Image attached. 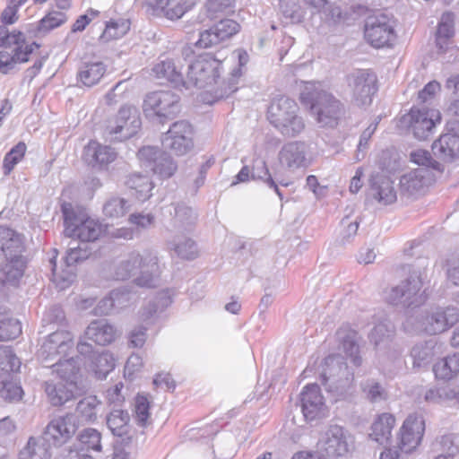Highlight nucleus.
Segmentation results:
<instances>
[{"label": "nucleus", "instance_id": "338daca9", "mask_svg": "<svg viewBox=\"0 0 459 459\" xmlns=\"http://www.w3.org/2000/svg\"><path fill=\"white\" fill-rule=\"evenodd\" d=\"M8 378H0L3 385L0 388V399L5 402H18L22 399V389L13 382L7 381Z\"/></svg>", "mask_w": 459, "mask_h": 459}, {"label": "nucleus", "instance_id": "a18cd8bd", "mask_svg": "<svg viewBox=\"0 0 459 459\" xmlns=\"http://www.w3.org/2000/svg\"><path fill=\"white\" fill-rule=\"evenodd\" d=\"M21 360L11 347L0 345V378H8L17 373L21 368Z\"/></svg>", "mask_w": 459, "mask_h": 459}, {"label": "nucleus", "instance_id": "dca6fc26", "mask_svg": "<svg viewBox=\"0 0 459 459\" xmlns=\"http://www.w3.org/2000/svg\"><path fill=\"white\" fill-rule=\"evenodd\" d=\"M192 135L193 128L187 121H177L164 134L162 145L177 155H184L193 146Z\"/></svg>", "mask_w": 459, "mask_h": 459}, {"label": "nucleus", "instance_id": "cd10ccee", "mask_svg": "<svg viewBox=\"0 0 459 459\" xmlns=\"http://www.w3.org/2000/svg\"><path fill=\"white\" fill-rule=\"evenodd\" d=\"M368 195L384 205L391 204L397 199L394 182L389 178L381 174H376L371 177Z\"/></svg>", "mask_w": 459, "mask_h": 459}, {"label": "nucleus", "instance_id": "3c124183", "mask_svg": "<svg viewBox=\"0 0 459 459\" xmlns=\"http://www.w3.org/2000/svg\"><path fill=\"white\" fill-rule=\"evenodd\" d=\"M139 253L133 252L126 258L115 266L113 278L117 281H124L137 273V263Z\"/></svg>", "mask_w": 459, "mask_h": 459}, {"label": "nucleus", "instance_id": "ea45409f", "mask_svg": "<svg viewBox=\"0 0 459 459\" xmlns=\"http://www.w3.org/2000/svg\"><path fill=\"white\" fill-rule=\"evenodd\" d=\"M433 372L437 378L449 381L459 375V352L447 355L439 359L433 366Z\"/></svg>", "mask_w": 459, "mask_h": 459}, {"label": "nucleus", "instance_id": "2f4dec72", "mask_svg": "<svg viewBox=\"0 0 459 459\" xmlns=\"http://www.w3.org/2000/svg\"><path fill=\"white\" fill-rule=\"evenodd\" d=\"M143 4L156 15H163L169 20L181 18L187 11L186 3L179 0H144Z\"/></svg>", "mask_w": 459, "mask_h": 459}, {"label": "nucleus", "instance_id": "5fc2aeb1", "mask_svg": "<svg viewBox=\"0 0 459 459\" xmlns=\"http://www.w3.org/2000/svg\"><path fill=\"white\" fill-rule=\"evenodd\" d=\"M115 368V359L108 352H102L94 355L92 361V370L98 378H106L108 374Z\"/></svg>", "mask_w": 459, "mask_h": 459}, {"label": "nucleus", "instance_id": "79ce46f5", "mask_svg": "<svg viewBox=\"0 0 459 459\" xmlns=\"http://www.w3.org/2000/svg\"><path fill=\"white\" fill-rule=\"evenodd\" d=\"M105 73L106 65L102 62H88L82 65L77 78L84 86L91 87L100 81Z\"/></svg>", "mask_w": 459, "mask_h": 459}, {"label": "nucleus", "instance_id": "39448f33", "mask_svg": "<svg viewBox=\"0 0 459 459\" xmlns=\"http://www.w3.org/2000/svg\"><path fill=\"white\" fill-rule=\"evenodd\" d=\"M321 378L326 390L339 396L351 386L353 373L348 368L342 356L330 355L322 364Z\"/></svg>", "mask_w": 459, "mask_h": 459}, {"label": "nucleus", "instance_id": "c85d7f7f", "mask_svg": "<svg viewBox=\"0 0 459 459\" xmlns=\"http://www.w3.org/2000/svg\"><path fill=\"white\" fill-rule=\"evenodd\" d=\"M307 144L295 141L285 143L279 152L278 158L282 166L296 169L306 165Z\"/></svg>", "mask_w": 459, "mask_h": 459}, {"label": "nucleus", "instance_id": "a211bd4d", "mask_svg": "<svg viewBox=\"0 0 459 459\" xmlns=\"http://www.w3.org/2000/svg\"><path fill=\"white\" fill-rule=\"evenodd\" d=\"M77 428L76 417L66 413L53 418L47 425L44 436L54 446H60L74 437Z\"/></svg>", "mask_w": 459, "mask_h": 459}, {"label": "nucleus", "instance_id": "a19ab883", "mask_svg": "<svg viewBox=\"0 0 459 459\" xmlns=\"http://www.w3.org/2000/svg\"><path fill=\"white\" fill-rule=\"evenodd\" d=\"M167 247L183 259H194L197 255L195 241L185 235H171L167 240Z\"/></svg>", "mask_w": 459, "mask_h": 459}, {"label": "nucleus", "instance_id": "864d4df0", "mask_svg": "<svg viewBox=\"0 0 459 459\" xmlns=\"http://www.w3.org/2000/svg\"><path fill=\"white\" fill-rule=\"evenodd\" d=\"M455 388L450 385L432 386L424 394V400L429 403L441 404L453 402Z\"/></svg>", "mask_w": 459, "mask_h": 459}, {"label": "nucleus", "instance_id": "603ef678", "mask_svg": "<svg viewBox=\"0 0 459 459\" xmlns=\"http://www.w3.org/2000/svg\"><path fill=\"white\" fill-rule=\"evenodd\" d=\"M435 355L432 342H420L414 345L411 351L413 367L420 368L429 364Z\"/></svg>", "mask_w": 459, "mask_h": 459}, {"label": "nucleus", "instance_id": "37998d69", "mask_svg": "<svg viewBox=\"0 0 459 459\" xmlns=\"http://www.w3.org/2000/svg\"><path fill=\"white\" fill-rule=\"evenodd\" d=\"M455 16L451 13H445L440 18L436 33V44L441 52H445L454 36Z\"/></svg>", "mask_w": 459, "mask_h": 459}, {"label": "nucleus", "instance_id": "a878e982", "mask_svg": "<svg viewBox=\"0 0 459 459\" xmlns=\"http://www.w3.org/2000/svg\"><path fill=\"white\" fill-rule=\"evenodd\" d=\"M44 387L50 403L54 406H61L84 392L83 385L66 383L65 381L58 384L45 382Z\"/></svg>", "mask_w": 459, "mask_h": 459}, {"label": "nucleus", "instance_id": "5701e85b", "mask_svg": "<svg viewBox=\"0 0 459 459\" xmlns=\"http://www.w3.org/2000/svg\"><path fill=\"white\" fill-rule=\"evenodd\" d=\"M425 430L424 420L421 416L409 415L400 429V449L411 453L420 443Z\"/></svg>", "mask_w": 459, "mask_h": 459}, {"label": "nucleus", "instance_id": "de8ad7c7", "mask_svg": "<svg viewBox=\"0 0 459 459\" xmlns=\"http://www.w3.org/2000/svg\"><path fill=\"white\" fill-rule=\"evenodd\" d=\"M342 343V349L346 356L350 357L355 366L361 364V358L359 356V345L356 341V333L353 331L340 330L337 333Z\"/></svg>", "mask_w": 459, "mask_h": 459}, {"label": "nucleus", "instance_id": "69168bd1", "mask_svg": "<svg viewBox=\"0 0 459 459\" xmlns=\"http://www.w3.org/2000/svg\"><path fill=\"white\" fill-rule=\"evenodd\" d=\"M25 45V36L22 31H9L6 27L0 26V47L11 48Z\"/></svg>", "mask_w": 459, "mask_h": 459}, {"label": "nucleus", "instance_id": "393cba45", "mask_svg": "<svg viewBox=\"0 0 459 459\" xmlns=\"http://www.w3.org/2000/svg\"><path fill=\"white\" fill-rule=\"evenodd\" d=\"M89 255V252L85 247L81 245L73 246L69 244V249L67 250L66 255L65 256V263L67 267V271L64 272L65 275L59 273L56 270V255L50 259L52 264L53 281L60 285V288L64 289L67 287L74 281V272L71 269L73 265L81 260L86 259Z\"/></svg>", "mask_w": 459, "mask_h": 459}, {"label": "nucleus", "instance_id": "412c9836", "mask_svg": "<svg viewBox=\"0 0 459 459\" xmlns=\"http://www.w3.org/2000/svg\"><path fill=\"white\" fill-rule=\"evenodd\" d=\"M139 258L135 284L140 287H155L161 273L157 254L152 250H144L142 254L139 253Z\"/></svg>", "mask_w": 459, "mask_h": 459}, {"label": "nucleus", "instance_id": "49530a36", "mask_svg": "<svg viewBox=\"0 0 459 459\" xmlns=\"http://www.w3.org/2000/svg\"><path fill=\"white\" fill-rule=\"evenodd\" d=\"M130 209L128 200L118 196L111 195L104 202L102 206L103 214L110 219L123 217Z\"/></svg>", "mask_w": 459, "mask_h": 459}, {"label": "nucleus", "instance_id": "2eb2a0df", "mask_svg": "<svg viewBox=\"0 0 459 459\" xmlns=\"http://www.w3.org/2000/svg\"><path fill=\"white\" fill-rule=\"evenodd\" d=\"M179 96L171 91H159L146 95L143 109L148 115L172 118L179 112Z\"/></svg>", "mask_w": 459, "mask_h": 459}, {"label": "nucleus", "instance_id": "f8f14e48", "mask_svg": "<svg viewBox=\"0 0 459 459\" xmlns=\"http://www.w3.org/2000/svg\"><path fill=\"white\" fill-rule=\"evenodd\" d=\"M353 438L339 425H331L321 435L317 446L328 457L346 456L353 449Z\"/></svg>", "mask_w": 459, "mask_h": 459}, {"label": "nucleus", "instance_id": "052dcab7", "mask_svg": "<svg viewBox=\"0 0 459 459\" xmlns=\"http://www.w3.org/2000/svg\"><path fill=\"white\" fill-rule=\"evenodd\" d=\"M150 401L144 395H137L134 400V419L141 427L150 424Z\"/></svg>", "mask_w": 459, "mask_h": 459}, {"label": "nucleus", "instance_id": "4d7b16f0", "mask_svg": "<svg viewBox=\"0 0 459 459\" xmlns=\"http://www.w3.org/2000/svg\"><path fill=\"white\" fill-rule=\"evenodd\" d=\"M170 303L171 300L167 293H159L142 309L141 317L147 321L154 316L157 312L164 310Z\"/></svg>", "mask_w": 459, "mask_h": 459}, {"label": "nucleus", "instance_id": "e2e57ef3", "mask_svg": "<svg viewBox=\"0 0 459 459\" xmlns=\"http://www.w3.org/2000/svg\"><path fill=\"white\" fill-rule=\"evenodd\" d=\"M362 390L371 403H379L387 399L385 389L374 379H368L362 384Z\"/></svg>", "mask_w": 459, "mask_h": 459}, {"label": "nucleus", "instance_id": "f257e3e1", "mask_svg": "<svg viewBox=\"0 0 459 459\" xmlns=\"http://www.w3.org/2000/svg\"><path fill=\"white\" fill-rule=\"evenodd\" d=\"M300 100L310 106V112L320 127L337 126L343 113L342 103L319 84L307 82L300 92Z\"/></svg>", "mask_w": 459, "mask_h": 459}, {"label": "nucleus", "instance_id": "13d9d810", "mask_svg": "<svg viewBox=\"0 0 459 459\" xmlns=\"http://www.w3.org/2000/svg\"><path fill=\"white\" fill-rule=\"evenodd\" d=\"M26 150V144L20 142L5 154L3 160V171L5 176L9 175L15 165L22 160Z\"/></svg>", "mask_w": 459, "mask_h": 459}, {"label": "nucleus", "instance_id": "6ab92c4d", "mask_svg": "<svg viewBox=\"0 0 459 459\" xmlns=\"http://www.w3.org/2000/svg\"><path fill=\"white\" fill-rule=\"evenodd\" d=\"M138 158L148 165H152L153 173L160 178L172 177L178 169V165L171 156L157 147H143L138 152Z\"/></svg>", "mask_w": 459, "mask_h": 459}, {"label": "nucleus", "instance_id": "bb28decb", "mask_svg": "<svg viewBox=\"0 0 459 459\" xmlns=\"http://www.w3.org/2000/svg\"><path fill=\"white\" fill-rule=\"evenodd\" d=\"M79 441L82 449L80 451L70 449L65 459H93L84 450L97 453L102 451L101 434L95 429L88 428L83 429L79 435Z\"/></svg>", "mask_w": 459, "mask_h": 459}, {"label": "nucleus", "instance_id": "f3484780", "mask_svg": "<svg viewBox=\"0 0 459 459\" xmlns=\"http://www.w3.org/2000/svg\"><path fill=\"white\" fill-rule=\"evenodd\" d=\"M183 66L179 57L161 56L153 65L152 75L160 83H169L174 88L182 89L186 86Z\"/></svg>", "mask_w": 459, "mask_h": 459}, {"label": "nucleus", "instance_id": "774afa93", "mask_svg": "<svg viewBox=\"0 0 459 459\" xmlns=\"http://www.w3.org/2000/svg\"><path fill=\"white\" fill-rule=\"evenodd\" d=\"M441 450L446 453L447 458L453 457L459 453V433H449L441 437L439 440Z\"/></svg>", "mask_w": 459, "mask_h": 459}, {"label": "nucleus", "instance_id": "aec40b11", "mask_svg": "<svg viewBox=\"0 0 459 459\" xmlns=\"http://www.w3.org/2000/svg\"><path fill=\"white\" fill-rule=\"evenodd\" d=\"M239 24L231 19H222L208 30L201 31L195 46L208 48L230 39L239 30Z\"/></svg>", "mask_w": 459, "mask_h": 459}, {"label": "nucleus", "instance_id": "f704fd0d", "mask_svg": "<svg viewBox=\"0 0 459 459\" xmlns=\"http://www.w3.org/2000/svg\"><path fill=\"white\" fill-rule=\"evenodd\" d=\"M39 45L35 42L25 45L18 46L9 53L5 50L0 51V72L7 74L14 68L18 63H25L29 60V56L33 52L34 48H38Z\"/></svg>", "mask_w": 459, "mask_h": 459}, {"label": "nucleus", "instance_id": "09e8293b", "mask_svg": "<svg viewBox=\"0 0 459 459\" xmlns=\"http://www.w3.org/2000/svg\"><path fill=\"white\" fill-rule=\"evenodd\" d=\"M130 417L126 411L114 410L107 417V425L115 436L123 437L129 431Z\"/></svg>", "mask_w": 459, "mask_h": 459}, {"label": "nucleus", "instance_id": "4be33fe9", "mask_svg": "<svg viewBox=\"0 0 459 459\" xmlns=\"http://www.w3.org/2000/svg\"><path fill=\"white\" fill-rule=\"evenodd\" d=\"M301 410L305 419L311 421L327 413V407L316 384L307 385L300 394Z\"/></svg>", "mask_w": 459, "mask_h": 459}, {"label": "nucleus", "instance_id": "f03ea898", "mask_svg": "<svg viewBox=\"0 0 459 459\" xmlns=\"http://www.w3.org/2000/svg\"><path fill=\"white\" fill-rule=\"evenodd\" d=\"M426 280V268L412 266L405 279L385 290V300L391 305L403 307H418L425 301L422 288Z\"/></svg>", "mask_w": 459, "mask_h": 459}, {"label": "nucleus", "instance_id": "0eeeda50", "mask_svg": "<svg viewBox=\"0 0 459 459\" xmlns=\"http://www.w3.org/2000/svg\"><path fill=\"white\" fill-rule=\"evenodd\" d=\"M141 125L139 110L134 106L125 105L108 121L105 135L110 141L122 142L135 135Z\"/></svg>", "mask_w": 459, "mask_h": 459}, {"label": "nucleus", "instance_id": "6e6d98bb", "mask_svg": "<svg viewBox=\"0 0 459 459\" xmlns=\"http://www.w3.org/2000/svg\"><path fill=\"white\" fill-rule=\"evenodd\" d=\"M22 333V326L17 319L8 316L5 312L0 317V340H12Z\"/></svg>", "mask_w": 459, "mask_h": 459}, {"label": "nucleus", "instance_id": "8fccbe9b", "mask_svg": "<svg viewBox=\"0 0 459 459\" xmlns=\"http://www.w3.org/2000/svg\"><path fill=\"white\" fill-rule=\"evenodd\" d=\"M251 178L263 180L270 188H273L278 195L280 199L282 200V193L280 190L278 185L271 177V174L269 173L268 168L266 166V162L263 159H254L251 171Z\"/></svg>", "mask_w": 459, "mask_h": 459}, {"label": "nucleus", "instance_id": "9b49d317", "mask_svg": "<svg viewBox=\"0 0 459 459\" xmlns=\"http://www.w3.org/2000/svg\"><path fill=\"white\" fill-rule=\"evenodd\" d=\"M364 34L366 40L376 48L391 47L396 39L394 21L384 13L368 17Z\"/></svg>", "mask_w": 459, "mask_h": 459}, {"label": "nucleus", "instance_id": "473e14b6", "mask_svg": "<svg viewBox=\"0 0 459 459\" xmlns=\"http://www.w3.org/2000/svg\"><path fill=\"white\" fill-rule=\"evenodd\" d=\"M117 329L105 319L92 321L85 330V336L100 345H107L115 341Z\"/></svg>", "mask_w": 459, "mask_h": 459}, {"label": "nucleus", "instance_id": "c756f323", "mask_svg": "<svg viewBox=\"0 0 459 459\" xmlns=\"http://www.w3.org/2000/svg\"><path fill=\"white\" fill-rule=\"evenodd\" d=\"M429 181L428 169L419 168L413 169L400 178L401 194L407 196H413L423 192Z\"/></svg>", "mask_w": 459, "mask_h": 459}, {"label": "nucleus", "instance_id": "b1692460", "mask_svg": "<svg viewBox=\"0 0 459 459\" xmlns=\"http://www.w3.org/2000/svg\"><path fill=\"white\" fill-rule=\"evenodd\" d=\"M73 345V336L69 332L56 331L48 336L39 355L44 361L54 360L58 356H65Z\"/></svg>", "mask_w": 459, "mask_h": 459}, {"label": "nucleus", "instance_id": "1a4fd4ad", "mask_svg": "<svg viewBox=\"0 0 459 459\" xmlns=\"http://www.w3.org/2000/svg\"><path fill=\"white\" fill-rule=\"evenodd\" d=\"M221 62L210 55L200 56L188 66L185 89L204 88L216 83Z\"/></svg>", "mask_w": 459, "mask_h": 459}, {"label": "nucleus", "instance_id": "bf43d9fd", "mask_svg": "<svg viewBox=\"0 0 459 459\" xmlns=\"http://www.w3.org/2000/svg\"><path fill=\"white\" fill-rule=\"evenodd\" d=\"M99 404L96 396H87L78 403L76 411L83 420L92 422L97 419L96 409Z\"/></svg>", "mask_w": 459, "mask_h": 459}, {"label": "nucleus", "instance_id": "e433bc0d", "mask_svg": "<svg viewBox=\"0 0 459 459\" xmlns=\"http://www.w3.org/2000/svg\"><path fill=\"white\" fill-rule=\"evenodd\" d=\"M395 419L389 413H383L374 421L369 437L379 445H387L392 437Z\"/></svg>", "mask_w": 459, "mask_h": 459}, {"label": "nucleus", "instance_id": "6e6552de", "mask_svg": "<svg viewBox=\"0 0 459 459\" xmlns=\"http://www.w3.org/2000/svg\"><path fill=\"white\" fill-rule=\"evenodd\" d=\"M0 248L2 249L9 273L12 277H22L26 266V259L22 255L24 250L21 235L6 227H0Z\"/></svg>", "mask_w": 459, "mask_h": 459}, {"label": "nucleus", "instance_id": "680f3d73", "mask_svg": "<svg viewBox=\"0 0 459 459\" xmlns=\"http://www.w3.org/2000/svg\"><path fill=\"white\" fill-rule=\"evenodd\" d=\"M66 22V15L62 12H50L43 17L39 25L38 32L46 34L48 31L61 26Z\"/></svg>", "mask_w": 459, "mask_h": 459}, {"label": "nucleus", "instance_id": "4468645a", "mask_svg": "<svg viewBox=\"0 0 459 459\" xmlns=\"http://www.w3.org/2000/svg\"><path fill=\"white\" fill-rule=\"evenodd\" d=\"M395 327L390 320H383L372 329L369 339L374 344L377 355L383 361L395 360L401 355L394 343Z\"/></svg>", "mask_w": 459, "mask_h": 459}, {"label": "nucleus", "instance_id": "c9c22d12", "mask_svg": "<svg viewBox=\"0 0 459 459\" xmlns=\"http://www.w3.org/2000/svg\"><path fill=\"white\" fill-rule=\"evenodd\" d=\"M432 151L440 160L451 162L459 156V136L445 134L432 144Z\"/></svg>", "mask_w": 459, "mask_h": 459}, {"label": "nucleus", "instance_id": "423d86ee", "mask_svg": "<svg viewBox=\"0 0 459 459\" xmlns=\"http://www.w3.org/2000/svg\"><path fill=\"white\" fill-rule=\"evenodd\" d=\"M413 318L404 323V329L408 332H425L429 334L441 333L459 321V309L455 307H436L421 317L414 329H411Z\"/></svg>", "mask_w": 459, "mask_h": 459}, {"label": "nucleus", "instance_id": "ddd939ff", "mask_svg": "<svg viewBox=\"0 0 459 459\" xmlns=\"http://www.w3.org/2000/svg\"><path fill=\"white\" fill-rule=\"evenodd\" d=\"M441 119L440 113L434 108H415L402 117V124L407 126L419 140H426L433 134L436 124Z\"/></svg>", "mask_w": 459, "mask_h": 459}, {"label": "nucleus", "instance_id": "72a5a7b5", "mask_svg": "<svg viewBox=\"0 0 459 459\" xmlns=\"http://www.w3.org/2000/svg\"><path fill=\"white\" fill-rule=\"evenodd\" d=\"M173 217L170 222V228L167 230L171 233L188 231L192 229L197 220V214L195 211L184 204L173 205Z\"/></svg>", "mask_w": 459, "mask_h": 459}, {"label": "nucleus", "instance_id": "7ed1b4c3", "mask_svg": "<svg viewBox=\"0 0 459 459\" xmlns=\"http://www.w3.org/2000/svg\"><path fill=\"white\" fill-rule=\"evenodd\" d=\"M297 102L286 96L274 99L267 111L269 122L284 136L295 137L305 129Z\"/></svg>", "mask_w": 459, "mask_h": 459}, {"label": "nucleus", "instance_id": "c03bdc74", "mask_svg": "<svg viewBox=\"0 0 459 459\" xmlns=\"http://www.w3.org/2000/svg\"><path fill=\"white\" fill-rule=\"evenodd\" d=\"M126 185L132 190H134L135 197L143 202L152 195L151 191L153 188V183L148 176L139 173H133L127 177Z\"/></svg>", "mask_w": 459, "mask_h": 459}, {"label": "nucleus", "instance_id": "9d476101", "mask_svg": "<svg viewBox=\"0 0 459 459\" xmlns=\"http://www.w3.org/2000/svg\"><path fill=\"white\" fill-rule=\"evenodd\" d=\"M347 84L355 106L363 108L372 103L373 95L377 91L374 73L365 69L355 70L348 74Z\"/></svg>", "mask_w": 459, "mask_h": 459}, {"label": "nucleus", "instance_id": "20e7f679", "mask_svg": "<svg viewBox=\"0 0 459 459\" xmlns=\"http://www.w3.org/2000/svg\"><path fill=\"white\" fill-rule=\"evenodd\" d=\"M62 212L66 237L78 238L82 242L95 241L102 233L101 224L81 210H76L72 204L64 203Z\"/></svg>", "mask_w": 459, "mask_h": 459}, {"label": "nucleus", "instance_id": "4c0bfd02", "mask_svg": "<svg viewBox=\"0 0 459 459\" xmlns=\"http://www.w3.org/2000/svg\"><path fill=\"white\" fill-rule=\"evenodd\" d=\"M49 441L43 437L29 438L20 453V459H49L51 457Z\"/></svg>", "mask_w": 459, "mask_h": 459}, {"label": "nucleus", "instance_id": "0e129e2a", "mask_svg": "<svg viewBox=\"0 0 459 459\" xmlns=\"http://www.w3.org/2000/svg\"><path fill=\"white\" fill-rule=\"evenodd\" d=\"M129 30V23L126 21H117L107 23L106 28L100 35L102 41H109L123 37Z\"/></svg>", "mask_w": 459, "mask_h": 459}, {"label": "nucleus", "instance_id": "7c9ffc66", "mask_svg": "<svg viewBox=\"0 0 459 459\" xmlns=\"http://www.w3.org/2000/svg\"><path fill=\"white\" fill-rule=\"evenodd\" d=\"M82 157L87 164L102 167L113 162L117 158V152L109 146L91 141L84 147Z\"/></svg>", "mask_w": 459, "mask_h": 459}, {"label": "nucleus", "instance_id": "58836bf2", "mask_svg": "<svg viewBox=\"0 0 459 459\" xmlns=\"http://www.w3.org/2000/svg\"><path fill=\"white\" fill-rule=\"evenodd\" d=\"M52 367L62 381L82 385L78 359L71 358L65 360L58 359L57 362L53 364Z\"/></svg>", "mask_w": 459, "mask_h": 459}]
</instances>
